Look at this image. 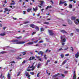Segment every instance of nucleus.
Wrapping results in <instances>:
<instances>
[{
  "label": "nucleus",
  "mask_w": 79,
  "mask_h": 79,
  "mask_svg": "<svg viewBox=\"0 0 79 79\" xmlns=\"http://www.w3.org/2000/svg\"><path fill=\"white\" fill-rule=\"evenodd\" d=\"M30 23L29 21H27V22H24L23 23V24H27L28 23Z\"/></svg>",
  "instance_id": "obj_31"
},
{
  "label": "nucleus",
  "mask_w": 79,
  "mask_h": 79,
  "mask_svg": "<svg viewBox=\"0 0 79 79\" xmlns=\"http://www.w3.org/2000/svg\"><path fill=\"white\" fill-rule=\"evenodd\" d=\"M40 30H41V32H43V31H44V29L42 27L41 28Z\"/></svg>",
  "instance_id": "obj_32"
},
{
  "label": "nucleus",
  "mask_w": 79,
  "mask_h": 79,
  "mask_svg": "<svg viewBox=\"0 0 79 79\" xmlns=\"http://www.w3.org/2000/svg\"><path fill=\"white\" fill-rule=\"evenodd\" d=\"M38 55L41 54V56H43V54H44V52L42 51H40L38 53Z\"/></svg>",
  "instance_id": "obj_8"
},
{
  "label": "nucleus",
  "mask_w": 79,
  "mask_h": 79,
  "mask_svg": "<svg viewBox=\"0 0 79 79\" xmlns=\"http://www.w3.org/2000/svg\"><path fill=\"white\" fill-rule=\"evenodd\" d=\"M13 19H14V20H16V18H15L14 17H13Z\"/></svg>",
  "instance_id": "obj_52"
},
{
  "label": "nucleus",
  "mask_w": 79,
  "mask_h": 79,
  "mask_svg": "<svg viewBox=\"0 0 79 79\" xmlns=\"http://www.w3.org/2000/svg\"><path fill=\"white\" fill-rule=\"evenodd\" d=\"M6 27H3V29L4 30H5V29H6Z\"/></svg>",
  "instance_id": "obj_62"
},
{
  "label": "nucleus",
  "mask_w": 79,
  "mask_h": 79,
  "mask_svg": "<svg viewBox=\"0 0 79 79\" xmlns=\"http://www.w3.org/2000/svg\"><path fill=\"white\" fill-rule=\"evenodd\" d=\"M39 45V44H37L36 45H34V46H35V47H37Z\"/></svg>",
  "instance_id": "obj_51"
},
{
  "label": "nucleus",
  "mask_w": 79,
  "mask_h": 79,
  "mask_svg": "<svg viewBox=\"0 0 79 79\" xmlns=\"http://www.w3.org/2000/svg\"><path fill=\"white\" fill-rule=\"evenodd\" d=\"M0 35H1V36H4V35H5V32H4L1 33Z\"/></svg>",
  "instance_id": "obj_13"
},
{
  "label": "nucleus",
  "mask_w": 79,
  "mask_h": 79,
  "mask_svg": "<svg viewBox=\"0 0 79 79\" xmlns=\"http://www.w3.org/2000/svg\"><path fill=\"white\" fill-rule=\"evenodd\" d=\"M12 42H15L16 44H23L26 43L25 41H19L17 40H12Z\"/></svg>",
  "instance_id": "obj_1"
},
{
  "label": "nucleus",
  "mask_w": 79,
  "mask_h": 79,
  "mask_svg": "<svg viewBox=\"0 0 79 79\" xmlns=\"http://www.w3.org/2000/svg\"><path fill=\"white\" fill-rule=\"evenodd\" d=\"M68 22L69 24H72V22H71V20H69Z\"/></svg>",
  "instance_id": "obj_24"
},
{
  "label": "nucleus",
  "mask_w": 79,
  "mask_h": 79,
  "mask_svg": "<svg viewBox=\"0 0 79 79\" xmlns=\"http://www.w3.org/2000/svg\"><path fill=\"white\" fill-rule=\"evenodd\" d=\"M60 56L61 58H63V57H64V55L63 54H61L60 55Z\"/></svg>",
  "instance_id": "obj_25"
},
{
  "label": "nucleus",
  "mask_w": 79,
  "mask_h": 79,
  "mask_svg": "<svg viewBox=\"0 0 79 79\" xmlns=\"http://www.w3.org/2000/svg\"><path fill=\"white\" fill-rule=\"evenodd\" d=\"M43 42H44L43 41H40V42H39V43H43Z\"/></svg>",
  "instance_id": "obj_50"
},
{
  "label": "nucleus",
  "mask_w": 79,
  "mask_h": 79,
  "mask_svg": "<svg viewBox=\"0 0 79 79\" xmlns=\"http://www.w3.org/2000/svg\"><path fill=\"white\" fill-rule=\"evenodd\" d=\"M30 74L31 75H34V73L33 72H30Z\"/></svg>",
  "instance_id": "obj_39"
},
{
  "label": "nucleus",
  "mask_w": 79,
  "mask_h": 79,
  "mask_svg": "<svg viewBox=\"0 0 79 79\" xmlns=\"http://www.w3.org/2000/svg\"><path fill=\"white\" fill-rule=\"evenodd\" d=\"M76 31L77 32H79V29H76Z\"/></svg>",
  "instance_id": "obj_48"
},
{
  "label": "nucleus",
  "mask_w": 79,
  "mask_h": 79,
  "mask_svg": "<svg viewBox=\"0 0 79 79\" xmlns=\"http://www.w3.org/2000/svg\"><path fill=\"white\" fill-rule=\"evenodd\" d=\"M25 74L26 76V77H27L28 78H29L30 77V75L29 74V73L27 72H25Z\"/></svg>",
  "instance_id": "obj_6"
},
{
  "label": "nucleus",
  "mask_w": 79,
  "mask_h": 79,
  "mask_svg": "<svg viewBox=\"0 0 79 79\" xmlns=\"http://www.w3.org/2000/svg\"><path fill=\"white\" fill-rule=\"evenodd\" d=\"M44 24H48L49 23L48 22H45L44 23Z\"/></svg>",
  "instance_id": "obj_38"
},
{
  "label": "nucleus",
  "mask_w": 79,
  "mask_h": 79,
  "mask_svg": "<svg viewBox=\"0 0 79 79\" xmlns=\"http://www.w3.org/2000/svg\"><path fill=\"white\" fill-rule=\"evenodd\" d=\"M34 44L33 42H29V43H27V44H28L29 45H32V44Z\"/></svg>",
  "instance_id": "obj_23"
},
{
  "label": "nucleus",
  "mask_w": 79,
  "mask_h": 79,
  "mask_svg": "<svg viewBox=\"0 0 79 79\" xmlns=\"http://www.w3.org/2000/svg\"><path fill=\"white\" fill-rule=\"evenodd\" d=\"M61 32H63V33H66V32L64 30H61Z\"/></svg>",
  "instance_id": "obj_27"
},
{
  "label": "nucleus",
  "mask_w": 79,
  "mask_h": 79,
  "mask_svg": "<svg viewBox=\"0 0 79 79\" xmlns=\"http://www.w3.org/2000/svg\"><path fill=\"white\" fill-rule=\"evenodd\" d=\"M35 29L37 31H39V27L37 26H35Z\"/></svg>",
  "instance_id": "obj_17"
},
{
  "label": "nucleus",
  "mask_w": 79,
  "mask_h": 79,
  "mask_svg": "<svg viewBox=\"0 0 79 79\" xmlns=\"http://www.w3.org/2000/svg\"><path fill=\"white\" fill-rule=\"evenodd\" d=\"M40 74V73H38L37 74V77H39V74Z\"/></svg>",
  "instance_id": "obj_45"
},
{
  "label": "nucleus",
  "mask_w": 79,
  "mask_h": 79,
  "mask_svg": "<svg viewBox=\"0 0 79 79\" xmlns=\"http://www.w3.org/2000/svg\"><path fill=\"white\" fill-rule=\"evenodd\" d=\"M64 3H66V2L63 0H60V2L59 3V5H60L61 4H63Z\"/></svg>",
  "instance_id": "obj_5"
},
{
  "label": "nucleus",
  "mask_w": 79,
  "mask_h": 79,
  "mask_svg": "<svg viewBox=\"0 0 79 79\" xmlns=\"http://www.w3.org/2000/svg\"><path fill=\"white\" fill-rule=\"evenodd\" d=\"M48 32L50 35H53V31H52L48 30Z\"/></svg>",
  "instance_id": "obj_7"
},
{
  "label": "nucleus",
  "mask_w": 79,
  "mask_h": 79,
  "mask_svg": "<svg viewBox=\"0 0 79 79\" xmlns=\"http://www.w3.org/2000/svg\"><path fill=\"white\" fill-rule=\"evenodd\" d=\"M50 62V60H48L47 62H46V65H47V64H48V63H49V62Z\"/></svg>",
  "instance_id": "obj_28"
},
{
  "label": "nucleus",
  "mask_w": 79,
  "mask_h": 79,
  "mask_svg": "<svg viewBox=\"0 0 79 79\" xmlns=\"http://www.w3.org/2000/svg\"><path fill=\"white\" fill-rule=\"evenodd\" d=\"M52 8V6H48L46 8V10H47L48 8Z\"/></svg>",
  "instance_id": "obj_29"
},
{
  "label": "nucleus",
  "mask_w": 79,
  "mask_h": 79,
  "mask_svg": "<svg viewBox=\"0 0 79 79\" xmlns=\"http://www.w3.org/2000/svg\"><path fill=\"white\" fill-rule=\"evenodd\" d=\"M40 66V64H39L37 66L38 68H39Z\"/></svg>",
  "instance_id": "obj_43"
},
{
  "label": "nucleus",
  "mask_w": 79,
  "mask_h": 79,
  "mask_svg": "<svg viewBox=\"0 0 79 79\" xmlns=\"http://www.w3.org/2000/svg\"><path fill=\"white\" fill-rule=\"evenodd\" d=\"M6 53V51H2V52H1L0 53H1V54L2 53V54H3V53Z\"/></svg>",
  "instance_id": "obj_26"
},
{
  "label": "nucleus",
  "mask_w": 79,
  "mask_h": 79,
  "mask_svg": "<svg viewBox=\"0 0 79 79\" xmlns=\"http://www.w3.org/2000/svg\"><path fill=\"white\" fill-rule=\"evenodd\" d=\"M26 55V53L24 52H23V55Z\"/></svg>",
  "instance_id": "obj_54"
},
{
  "label": "nucleus",
  "mask_w": 79,
  "mask_h": 79,
  "mask_svg": "<svg viewBox=\"0 0 79 79\" xmlns=\"http://www.w3.org/2000/svg\"><path fill=\"white\" fill-rule=\"evenodd\" d=\"M26 63V60H24L22 63V64H24Z\"/></svg>",
  "instance_id": "obj_35"
},
{
  "label": "nucleus",
  "mask_w": 79,
  "mask_h": 79,
  "mask_svg": "<svg viewBox=\"0 0 79 79\" xmlns=\"http://www.w3.org/2000/svg\"><path fill=\"white\" fill-rule=\"evenodd\" d=\"M31 10H32L31 8L28 9L27 10V12H28V13H29L30 11Z\"/></svg>",
  "instance_id": "obj_22"
},
{
  "label": "nucleus",
  "mask_w": 79,
  "mask_h": 79,
  "mask_svg": "<svg viewBox=\"0 0 79 79\" xmlns=\"http://www.w3.org/2000/svg\"><path fill=\"white\" fill-rule=\"evenodd\" d=\"M34 63L33 64V65L31 66L30 67V65L28 67V68H32L31 69H27L26 70L27 71H33V70H34V69H35V67H34V66L33 65H34Z\"/></svg>",
  "instance_id": "obj_2"
},
{
  "label": "nucleus",
  "mask_w": 79,
  "mask_h": 79,
  "mask_svg": "<svg viewBox=\"0 0 79 79\" xmlns=\"http://www.w3.org/2000/svg\"><path fill=\"white\" fill-rule=\"evenodd\" d=\"M23 15H25V14H26V12L25 11H23Z\"/></svg>",
  "instance_id": "obj_46"
},
{
  "label": "nucleus",
  "mask_w": 79,
  "mask_h": 79,
  "mask_svg": "<svg viewBox=\"0 0 79 79\" xmlns=\"http://www.w3.org/2000/svg\"><path fill=\"white\" fill-rule=\"evenodd\" d=\"M7 78L8 79H11V75L9 73L7 75Z\"/></svg>",
  "instance_id": "obj_12"
},
{
  "label": "nucleus",
  "mask_w": 79,
  "mask_h": 79,
  "mask_svg": "<svg viewBox=\"0 0 79 79\" xmlns=\"http://www.w3.org/2000/svg\"><path fill=\"white\" fill-rule=\"evenodd\" d=\"M73 6L72 5L70 4L69 5V8H71Z\"/></svg>",
  "instance_id": "obj_37"
},
{
  "label": "nucleus",
  "mask_w": 79,
  "mask_h": 79,
  "mask_svg": "<svg viewBox=\"0 0 79 79\" xmlns=\"http://www.w3.org/2000/svg\"><path fill=\"white\" fill-rule=\"evenodd\" d=\"M32 60V57H31L28 60L29 61H31V60Z\"/></svg>",
  "instance_id": "obj_41"
},
{
  "label": "nucleus",
  "mask_w": 79,
  "mask_h": 79,
  "mask_svg": "<svg viewBox=\"0 0 79 79\" xmlns=\"http://www.w3.org/2000/svg\"><path fill=\"white\" fill-rule=\"evenodd\" d=\"M75 56L76 58H78L79 56V53L77 52L76 54H75Z\"/></svg>",
  "instance_id": "obj_11"
},
{
  "label": "nucleus",
  "mask_w": 79,
  "mask_h": 79,
  "mask_svg": "<svg viewBox=\"0 0 79 79\" xmlns=\"http://www.w3.org/2000/svg\"><path fill=\"white\" fill-rule=\"evenodd\" d=\"M11 64V66H12V63H14L15 64V61H12L11 62H10Z\"/></svg>",
  "instance_id": "obj_36"
},
{
  "label": "nucleus",
  "mask_w": 79,
  "mask_h": 79,
  "mask_svg": "<svg viewBox=\"0 0 79 79\" xmlns=\"http://www.w3.org/2000/svg\"><path fill=\"white\" fill-rule=\"evenodd\" d=\"M20 73V72H19V73L17 74V76H19Z\"/></svg>",
  "instance_id": "obj_55"
},
{
  "label": "nucleus",
  "mask_w": 79,
  "mask_h": 79,
  "mask_svg": "<svg viewBox=\"0 0 79 79\" xmlns=\"http://www.w3.org/2000/svg\"><path fill=\"white\" fill-rule=\"evenodd\" d=\"M69 54L68 53V54H65V56H69Z\"/></svg>",
  "instance_id": "obj_42"
},
{
  "label": "nucleus",
  "mask_w": 79,
  "mask_h": 79,
  "mask_svg": "<svg viewBox=\"0 0 79 79\" xmlns=\"http://www.w3.org/2000/svg\"><path fill=\"white\" fill-rule=\"evenodd\" d=\"M76 74L75 73V72H74L73 73V79H76Z\"/></svg>",
  "instance_id": "obj_9"
},
{
  "label": "nucleus",
  "mask_w": 79,
  "mask_h": 79,
  "mask_svg": "<svg viewBox=\"0 0 79 79\" xmlns=\"http://www.w3.org/2000/svg\"><path fill=\"white\" fill-rule=\"evenodd\" d=\"M40 40V39L39 38V40H37L34 41V43H37V42H38L39 41V40Z\"/></svg>",
  "instance_id": "obj_33"
},
{
  "label": "nucleus",
  "mask_w": 79,
  "mask_h": 79,
  "mask_svg": "<svg viewBox=\"0 0 79 79\" xmlns=\"http://www.w3.org/2000/svg\"><path fill=\"white\" fill-rule=\"evenodd\" d=\"M67 73H68L67 71H65V72H64V73H65V74H66Z\"/></svg>",
  "instance_id": "obj_56"
},
{
  "label": "nucleus",
  "mask_w": 79,
  "mask_h": 79,
  "mask_svg": "<svg viewBox=\"0 0 79 79\" xmlns=\"http://www.w3.org/2000/svg\"><path fill=\"white\" fill-rule=\"evenodd\" d=\"M33 10L34 11H36L37 10V7H36L35 9L34 8H33Z\"/></svg>",
  "instance_id": "obj_30"
},
{
  "label": "nucleus",
  "mask_w": 79,
  "mask_h": 79,
  "mask_svg": "<svg viewBox=\"0 0 79 79\" xmlns=\"http://www.w3.org/2000/svg\"><path fill=\"white\" fill-rule=\"evenodd\" d=\"M68 49V47L66 46V48H64V49L62 48H60L58 50V52H60V51H62L63 50H67Z\"/></svg>",
  "instance_id": "obj_4"
},
{
  "label": "nucleus",
  "mask_w": 79,
  "mask_h": 79,
  "mask_svg": "<svg viewBox=\"0 0 79 79\" xmlns=\"http://www.w3.org/2000/svg\"><path fill=\"white\" fill-rule=\"evenodd\" d=\"M39 2H40V6H43V3H44V1H39Z\"/></svg>",
  "instance_id": "obj_10"
},
{
  "label": "nucleus",
  "mask_w": 79,
  "mask_h": 79,
  "mask_svg": "<svg viewBox=\"0 0 79 79\" xmlns=\"http://www.w3.org/2000/svg\"><path fill=\"white\" fill-rule=\"evenodd\" d=\"M67 61V60H64L63 62L62 63V65H64V64H65V63H66V62Z\"/></svg>",
  "instance_id": "obj_21"
},
{
  "label": "nucleus",
  "mask_w": 79,
  "mask_h": 79,
  "mask_svg": "<svg viewBox=\"0 0 79 79\" xmlns=\"http://www.w3.org/2000/svg\"><path fill=\"white\" fill-rule=\"evenodd\" d=\"M71 48L72 50V52H73V47H71Z\"/></svg>",
  "instance_id": "obj_44"
},
{
  "label": "nucleus",
  "mask_w": 79,
  "mask_h": 79,
  "mask_svg": "<svg viewBox=\"0 0 79 79\" xmlns=\"http://www.w3.org/2000/svg\"><path fill=\"white\" fill-rule=\"evenodd\" d=\"M33 40H37V38L34 39Z\"/></svg>",
  "instance_id": "obj_57"
},
{
  "label": "nucleus",
  "mask_w": 79,
  "mask_h": 79,
  "mask_svg": "<svg viewBox=\"0 0 79 79\" xmlns=\"http://www.w3.org/2000/svg\"><path fill=\"white\" fill-rule=\"evenodd\" d=\"M76 17L72 16L71 17V19L72 20H75V19H76Z\"/></svg>",
  "instance_id": "obj_18"
},
{
  "label": "nucleus",
  "mask_w": 79,
  "mask_h": 79,
  "mask_svg": "<svg viewBox=\"0 0 79 79\" xmlns=\"http://www.w3.org/2000/svg\"><path fill=\"white\" fill-rule=\"evenodd\" d=\"M64 6H67V4H66V3H65L64 4Z\"/></svg>",
  "instance_id": "obj_61"
},
{
  "label": "nucleus",
  "mask_w": 79,
  "mask_h": 79,
  "mask_svg": "<svg viewBox=\"0 0 79 79\" xmlns=\"http://www.w3.org/2000/svg\"><path fill=\"white\" fill-rule=\"evenodd\" d=\"M15 38L17 39H21L22 38V36H20L19 37L16 36L15 37Z\"/></svg>",
  "instance_id": "obj_14"
},
{
  "label": "nucleus",
  "mask_w": 79,
  "mask_h": 79,
  "mask_svg": "<svg viewBox=\"0 0 79 79\" xmlns=\"http://www.w3.org/2000/svg\"><path fill=\"white\" fill-rule=\"evenodd\" d=\"M36 58H38V60H39L40 61H42V59L40 58V57L39 56H36Z\"/></svg>",
  "instance_id": "obj_15"
},
{
  "label": "nucleus",
  "mask_w": 79,
  "mask_h": 79,
  "mask_svg": "<svg viewBox=\"0 0 79 79\" xmlns=\"http://www.w3.org/2000/svg\"><path fill=\"white\" fill-rule=\"evenodd\" d=\"M48 51V49H47L46 50V51L45 52V53H47V52Z\"/></svg>",
  "instance_id": "obj_53"
},
{
  "label": "nucleus",
  "mask_w": 79,
  "mask_h": 79,
  "mask_svg": "<svg viewBox=\"0 0 79 79\" xmlns=\"http://www.w3.org/2000/svg\"><path fill=\"white\" fill-rule=\"evenodd\" d=\"M5 11H10V10H8V8H5Z\"/></svg>",
  "instance_id": "obj_34"
},
{
  "label": "nucleus",
  "mask_w": 79,
  "mask_h": 79,
  "mask_svg": "<svg viewBox=\"0 0 79 79\" xmlns=\"http://www.w3.org/2000/svg\"><path fill=\"white\" fill-rule=\"evenodd\" d=\"M32 60H34V59L35 58V57H32Z\"/></svg>",
  "instance_id": "obj_58"
},
{
  "label": "nucleus",
  "mask_w": 79,
  "mask_h": 79,
  "mask_svg": "<svg viewBox=\"0 0 79 79\" xmlns=\"http://www.w3.org/2000/svg\"><path fill=\"white\" fill-rule=\"evenodd\" d=\"M55 64L57 63V61H55Z\"/></svg>",
  "instance_id": "obj_64"
},
{
  "label": "nucleus",
  "mask_w": 79,
  "mask_h": 79,
  "mask_svg": "<svg viewBox=\"0 0 79 79\" xmlns=\"http://www.w3.org/2000/svg\"><path fill=\"white\" fill-rule=\"evenodd\" d=\"M12 2L10 3V5H14L15 4V1H14L12 0Z\"/></svg>",
  "instance_id": "obj_19"
},
{
  "label": "nucleus",
  "mask_w": 79,
  "mask_h": 79,
  "mask_svg": "<svg viewBox=\"0 0 79 79\" xmlns=\"http://www.w3.org/2000/svg\"><path fill=\"white\" fill-rule=\"evenodd\" d=\"M4 3H7V2H6V1L5 0V1Z\"/></svg>",
  "instance_id": "obj_60"
},
{
  "label": "nucleus",
  "mask_w": 79,
  "mask_h": 79,
  "mask_svg": "<svg viewBox=\"0 0 79 79\" xmlns=\"http://www.w3.org/2000/svg\"><path fill=\"white\" fill-rule=\"evenodd\" d=\"M61 42L63 43L66 42V39H65V36H64L63 37H61Z\"/></svg>",
  "instance_id": "obj_3"
},
{
  "label": "nucleus",
  "mask_w": 79,
  "mask_h": 79,
  "mask_svg": "<svg viewBox=\"0 0 79 79\" xmlns=\"http://www.w3.org/2000/svg\"><path fill=\"white\" fill-rule=\"evenodd\" d=\"M37 16H40V14H38L37 15Z\"/></svg>",
  "instance_id": "obj_63"
},
{
  "label": "nucleus",
  "mask_w": 79,
  "mask_h": 79,
  "mask_svg": "<svg viewBox=\"0 0 79 79\" xmlns=\"http://www.w3.org/2000/svg\"><path fill=\"white\" fill-rule=\"evenodd\" d=\"M0 77L1 79H3V78H5V76H2V74H1Z\"/></svg>",
  "instance_id": "obj_16"
},
{
  "label": "nucleus",
  "mask_w": 79,
  "mask_h": 79,
  "mask_svg": "<svg viewBox=\"0 0 79 79\" xmlns=\"http://www.w3.org/2000/svg\"><path fill=\"white\" fill-rule=\"evenodd\" d=\"M30 27H32V28H34V27H35V25H34V24H32L30 25Z\"/></svg>",
  "instance_id": "obj_20"
},
{
  "label": "nucleus",
  "mask_w": 79,
  "mask_h": 79,
  "mask_svg": "<svg viewBox=\"0 0 79 79\" xmlns=\"http://www.w3.org/2000/svg\"><path fill=\"white\" fill-rule=\"evenodd\" d=\"M50 2H51L52 3V4H53V1H51Z\"/></svg>",
  "instance_id": "obj_59"
},
{
  "label": "nucleus",
  "mask_w": 79,
  "mask_h": 79,
  "mask_svg": "<svg viewBox=\"0 0 79 79\" xmlns=\"http://www.w3.org/2000/svg\"><path fill=\"white\" fill-rule=\"evenodd\" d=\"M74 22L75 24H78V22H77L76 21H74Z\"/></svg>",
  "instance_id": "obj_40"
},
{
  "label": "nucleus",
  "mask_w": 79,
  "mask_h": 79,
  "mask_svg": "<svg viewBox=\"0 0 79 79\" xmlns=\"http://www.w3.org/2000/svg\"><path fill=\"white\" fill-rule=\"evenodd\" d=\"M36 33V32H33L32 34V35H34V34H35Z\"/></svg>",
  "instance_id": "obj_49"
},
{
  "label": "nucleus",
  "mask_w": 79,
  "mask_h": 79,
  "mask_svg": "<svg viewBox=\"0 0 79 79\" xmlns=\"http://www.w3.org/2000/svg\"><path fill=\"white\" fill-rule=\"evenodd\" d=\"M70 36H73V33H71L70 34Z\"/></svg>",
  "instance_id": "obj_47"
}]
</instances>
